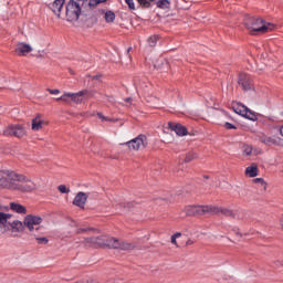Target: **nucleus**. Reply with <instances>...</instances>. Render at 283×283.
I'll return each instance as SVG.
<instances>
[{
	"label": "nucleus",
	"mask_w": 283,
	"mask_h": 283,
	"mask_svg": "<svg viewBox=\"0 0 283 283\" xmlns=\"http://www.w3.org/2000/svg\"><path fill=\"white\" fill-rule=\"evenodd\" d=\"M43 222V218L39 216L28 214L24 217L23 222L15 219L11 213L0 211V227L3 233H9L11 238H19L20 233L25 231V227L30 233H43V227L39 226Z\"/></svg>",
	"instance_id": "obj_1"
},
{
	"label": "nucleus",
	"mask_w": 283,
	"mask_h": 283,
	"mask_svg": "<svg viewBox=\"0 0 283 283\" xmlns=\"http://www.w3.org/2000/svg\"><path fill=\"white\" fill-rule=\"evenodd\" d=\"M107 0H54L51 4L52 12L57 19H63L69 23H76L81 19L83 8L88 6L91 10H94L98 3H105Z\"/></svg>",
	"instance_id": "obj_2"
},
{
	"label": "nucleus",
	"mask_w": 283,
	"mask_h": 283,
	"mask_svg": "<svg viewBox=\"0 0 283 283\" xmlns=\"http://www.w3.org/2000/svg\"><path fill=\"white\" fill-rule=\"evenodd\" d=\"M0 189L18 191L19 193H33L36 191V182L24 174L17 172V170L1 169Z\"/></svg>",
	"instance_id": "obj_3"
},
{
	"label": "nucleus",
	"mask_w": 283,
	"mask_h": 283,
	"mask_svg": "<svg viewBox=\"0 0 283 283\" xmlns=\"http://www.w3.org/2000/svg\"><path fill=\"white\" fill-rule=\"evenodd\" d=\"M249 34L251 36H260V34H269L275 30V24L269 23L260 18H248L244 22Z\"/></svg>",
	"instance_id": "obj_4"
},
{
	"label": "nucleus",
	"mask_w": 283,
	"mask_h": 283,
	"mask_svg": "<svg viewBox=\"0 0 283 283\" xmlns=\"http://www.w3.org/2000/svg\"><path fill=\"white\" fill-rule=\"evenodd\" d=\"M85 96H87L88 98H94V96H96V91L82 90L77 93L66 92L62 96L57 97L56 101H62V103H66V105H70V103H74L75 105H81V103L85 101Z\"/></svg>",
	"instance_id": "obj_5"
},
{
	"label": "nucleus",
	"mask_w": 283,
	"mask_h": 283,
	"mask_svg": "<svg viewBox=\"0 0 283 283\" xmlns=\"http://www.w3.org/2000/svg\"><path fill=\"white\" fill-rule=\"evenodd\" d=\"M130 151H144L149 146V138L145 134H139L137 137L124 144Z\"/></svg>",
	"instance_id": "obj_6"
},
{
	"label": "nucleus",
	"mask_w": 283,
	"mask_h": 283,
	"mask_svg": "<svg viewBox=\"0 0 283 283\" xmlns=\"http://www.w3.org/2000/svg\"><path fill=\"white\" fill-rule=\"evenodd\" d=\"M211 205H188L182 211L187 218H196L198 216H207L210 213Z\"/></svg>",
	"instance_id": "obj_7"
},
{
	"label": "nucleus",
	"mask_w": 283,
	"mask_h": 283,
	"mask_svg": "<svg viewBox=\"0 0 283 283\" xmlns=\"http://www.w3.org/2000/svg\"><path fill=\"white\" fill-rule=\"evenodd\" d=\"M210 213L212 216L221 214L224 216V218H230V220H238L239 218L238 212H235L233 209L214 205H210Z\"/></svg>",
	"instance_id": "obj_8"
},
{
	"label": "nucleus",
	"mask_w": 283,
	"mask_h": 283,
	"mask_svg": "<svg viewBox=\"0 0 283 283\" xmlns=\"http://www.w3.org/2000/svg\"><path fill=\"white\" fill-rule=\"evenodd\" d=\"M237 83L243 92H255V84L247 73L239 74Z\"/></svg>",
	"instance_id": "obj_9"
},
{
	"label": "nucleus",
	"mask_w": 283,
	"mask_h": 283,
	"mask_svg": "<svg viewBox=\"0 0 283 283\" xmlns=\"http://www.w3.org/2000/svg\"><path fill=\"white\" fill-rule=\"evenodd\" d=\"M232 109L235 114H239V116H243V118H248V120H258V115H255L253 111L249 109V107H247L242 103H237L232 107Z\"/></svg>",
	"instance_id": "obj_10"
},
{
	"label": "nucleus",
	"mask_w": 283,
	"mask_h": 283,
	"mask_svg": "<svg viewBox=\"0 0 283 283\" xmlns=\"http://www.w3.org/2000/svg\"><path fill=\"white\" fill-rule=\"evenodd\" d=\"M3 135L23 138V136H25V127L21 124L9 125L3 129Z\"/></svg>",
	"instance_id": "obj_11"
},
{
	"label": "nucleus",
	"mask_w": 283,
	"mask_h": 283,
	"mask_svg": "<svg viewBox=\"0 0 283 283\" xmlns=\"http://www.w3.org/2000/svg\"><path fill=\"white\" fill-rule=\"evenodd\" d=\"M105 242H107L106 235L87 237L84 239V244L94 249H105Z\"/></svg>",
	"instance_id": "obj_12"
},
{
	"label": "nucleus",
	"mask_w": 283,
	"mask_h": 283,
	"mask_svg": "<svg viewBox=\"0 0 283 283\" xmlns=\"http://www.w3.org/2000/svg\"><path fill=\"white\" fill-rule=\"evenodd\" d=\"M49 125H50V122L48 119H44L42 114H36L31 119V129L34 133L42 132L43 127H48Z\"/></svg>",
	"instance_id": "obj_13"
},
{
	"label": "nucleus",
	"mask_w": 283,
	"mask_h": 283,
	"mask_svg": "<svg viewBox=\"0 0 283 283\" xmlns=\"http://www.w3.org/2000/svg\"><path fill=\"white\" fill-rule=\"evenodd\" d=\"M34 52V48L28 42H18L14 48V54L20 57H25Z\"/></svg>",
	"instance_id": "obj_14"
},
{
	"label": "nucleus",
	"mask_w": 283,
	"mask_h": 283,
	"mask_svg": "<svg viewBox=\"0 0 283 283\" xmlns=\"http://www.w3.org/2000/svg\"><path fill=\"white\" fill-rule=\"evenodd\" d=\"M88 198V192L80 191L75 195L72 203L74 205V207H78V209L85 210V206L87 205Z\"/></svg>",
	"instance_id": "obj_15"
},
{
	"label": "nucleus",
	"mask_w": 283,
	"mask_h": 283,
	"mask_svg": "<svg viewBox=\"0 0 283 283\" xmlns=\"http://www.w3.org/2000/svg\"><path fill=\"white\" fill-rule=\"evenodd\" d=\"M168 128L170 132H174L178 136H187V134H189L187 127L182 126V124L168 123Z\"/></svg>",
	"instance_id": "obj_16"
},
{
	"label": "nucleus",
	"mask_w": 283,
	"mask_h": 283,
	"mask_svg": "<svg viewBox=\"0 0 283 283\" xmlns=\"http://www.w3.org/2000/svg\"><path fill=\"white\" fill-rule=\"evenodd\" d=\"M134 249H136V243L119 239L117 243V251H134Z\"/></svg>",
	"instance_id": "obj_17"
},
{
	"label": "nucleus",
	"mask_w": 283,
	"mask_h": 283,
	"mask_svg": "<svg viewBox=\"0 0 283 283\" xmlns=\"http://www.w3.org/2000/svg\"><path fill=\"white\" fill-rule=\"evenodd\" d=\"M260 140L264 144V145H279L280 147H282V140L280 139V137H266V136H262L260 138Z\"/></svg>",
	"instance_id": "obj_18"
},
{
	"label": "nucleus",
	"mask_w": 283,
	"mask_h": 283,
	"mask_svg": "<svg viewBox=\"0 0 283 283\" xmlns=\"http://www.w3.org/2000/svg\"><path fill=\"white\" fill-rule=\"evenodd\" d=\"M259 171L260 170L258 168V164H251L245 168V176H248L249 178H255Z\"/></svg>",
	"instance_id": "obj_19"
},
{
	"label": "nucleus",
	"mask_w": 283,
	"mask_h": 283,
	"mask_svg": "<svg viewBox=\"0 0 283 283\" xmlns=\"http://www.w3.org/2000/svg\"><path fill=\"white\" fill-rule=\"evenodd\" d=\"M10 209L12 211H15V213H21L22 216H25L28 213V208L21 203L12 202L10 203Z\"/></svg>",
	"instance_id": "obj_20"
},
{
	"label": "nucleus",
	"mask_w": 283,
	"mask_h": 283,
	"mask_svg": "<svg viewBox=\"0 0 283 283\" xmlns=\"http://www.w3.org/2000/svg\"><path fill=\"white\" fill-rule=\"evenodd\" d=\"M120 239L118 238H114V237H106V241H105V247L107 249H114L117 250L118 249V242Z\"/></svg>",
	"instance_id": "obj_21"
},
{
	"label": "nucleus",
	"mask_w": 283,
	"mask_h": 283,
	"mask_svg": "<svg viewBox=\"0 0 283 283\" xmlns=\"http://www.w3.org/2000/svg\"><path fill=\"white\" fill-rule=\"evenodd\" d=\"M104 21L108 23V25H112V23L116 21V13H114V11L104 12Z\"/></svg>",
	"instance_id": "obj_22"
},
{
	"label": "nucleus",
	"mask_w": 283,
	"mask_h": 283,
	"mask_svg": "<svg viewBox=\"0 0 283 283\" xmlns=\"http://www.w3.org/2000/svg\"><path fill=\"white\" fill-rule=\"evenodd\" d=\"M252 185H255L259 189H262L263 191H266V181H264V178H254L252 180Z\"/></svg>",
	"instance_id": "obj_23"
},
{
	"label": "nucleus",
	"mask_w": 283,
	"mask_h": 283,
	"mask_svg": "<svg viewBox=\"0 0 283 283\" xmlns=\"http://www.w3.org/2000/svg\"><path fill=\"white\" fill-rule=\"evenodd\" d=\"M156 6L160 10H169V7L171 6V2L169 0H158L156 2Z\"/></svg>",
	"instance_id": "obj_24"
},
{
	"label": "nucleus",
	"mask_w": 283,
	"mask_h": 283,
	"mask_svg": "<svg viewBox=\"0 0 283 283\" xmlns=\"http://www.w3.org/2000/svg\"><path fill=\"white\" fill-rule=\"evenodd\" d=\"M97 117L99 118V120H102V123H116V120H118V119L109 118L103 115V113H97Z\"/></svg>",
	"instance_id": "obj_25"
},
{
	"label": "nucleus",
	"mask_w": 283,
	"mask_h": 283,
	"mask_svg": "<svg viewBox=\"0 0 283 283\" xmlns=\"http://www.w3.org/2000/svg\"><path fill=\"white\" fill-rule=\"evenodd\" d=\"M96 229L94 228H78L76 230L77 235H83V233H94Z\"/></svg>",
	"instance_id": "obj_26"
},
{
	"label": "nucleus",
	"mask_w": 283,
	"mask_h": 283,
	"mask_svg": "<svg viewBox=\"0 0 283 283\" xmlns=\"http://www.w3.org/2000/svg\"><path fill=\"white\" fill-rule=\"evenodd\" d=\"M178 238H182V233H181V232H175V233L170 237V242H171V244H174L175 247H178Z\"/></svg>",
	"instance_id": "obj_27"
},
{
	"label": "nucleus",
	"mask_w": 283,
	"mask_h": 283,
	"mask_svg": "<svg viewBox=\"0 0 283 283\" xmlns=\"http://www.w3.org/2000/svg\"><path fill=\"white\" fill-rule=\"evenodd\" d=\"M147 43L150 48H156V43H158V35H150Z\"/></svg>",
	"instance_id": "obj_28"
},
{
	"label": "nucleus",
	"mask_w": 283,
	"mask_h": 283,
	"mask_svg": "<svg viewBox=\"0 0 283 283\" xmlns=\"http://www.w3.org/2000/svg\"><path fill=\"white\" fill-rule=\"evenodd\" d=\"M196 158H198V154L196 153H190L186 156V158L184 159L185 163H191V160H196Z\"/></svg>",
	"instance_id": "obj_29"
},
{
	"label": "nucleus",
	"mask_w": 283,
	"mask_h": 283,
	"mask_svg": "<svg viewBox=\"0 0 283 283\" xmlns=\"http://www.w3.org/2000/svg\"><path fill=\"white\" fill-rule=\"evenodd\" d=\"M154 0H137V2L139 3V6H142V8H149V6H151Z\"/></svg>",
	"instance_id": "obj_30"
},
{
	"label": "nucleus",
	"mask_w": 283,
	"mask_h": 283,
	"mask_svg": "<svg viewBox=\"0 0 283 283\" xmlns=\"http://www.w3.org/2000/svg\"><path fill=\"white\" fill-rule=\"evenodd\" d=\"M243 154H244V156H251V154H253V147H251L250 145H244Z\"/></svg>",
	"instance_id": "obj_31"
},
{
	"label": "nucleus",
	"mask_w": 283,
	"mask_h": 283,
	"mask_svg": "<svg viewBox=\"0 0 283 283\" xmlns=\"http://www.w3.org/2000/svg\"><path fill=\"white\" fill-rule=\"evenodd\" d=\"M124 209L127 211H132V209H136V201H128L124 205Z\"/></svg>",
	"instance_id": "obj_32"
},
{
	"label": "nucleus",
	"mask_w": 283,
	"mask_h": 283,
	"mask_svg": "<svg viewBox=\"0 0 283 283\" xmlns=\"http://www.w3.org/2000/svg\"><path fill=\"white\" fill-rule=\"evenodd\" d=\"M75 283H98V281H96L93 277H86V279H82V280L75 281Z\"/></svg>",
	"instance_id": "obj_33"
},
{
	"label": "nucleus",
	"mask_w": 283,
	"mask_h": 283,
	"mask_svg": "<svg viewBox=\"0 0 283 283\" xmlns=\"http://www.w3.org/2000/svg\"><path fill=\"white\" fill-rule=\"evenodd\" d=\"M57 190L60 191V193H70V188H67V186L65 185H60L57 186Z\"/></svg>",
	"instance_id": "obj_34"
},
{
	"label": "nucleus",
	"mask_w": 283,
	"mask_h": 283,
	"mask_svg": "<svg viewBox=\"0 0 283 283\" xmlns=\"http://www.w3.org/2000/svg\"><path fill=\"white\" fill-rule=\"evenodd\" d=\"M35 240L38 244H48V242H50V240H48V238L45 237H41V238L36 237Z\"/></svg>",
	"instance_id": "obj_35"
},
{
	"label": "nucleus",
	"mask_w": 283,
	"mask_h": 283,
	"mask_svg": "<svg viewBox=\"0 0 283 283\" xmlns=\"http://www.w3.org/2000/svg\"><path fill=\"white\" fill-rule=\"evenodd\" d=\"M48 92H49V94H52L53 96H59V94H61V90H59V88H54V90L48 88Z\"/></svg>",
	"instance_id": "obj_36"
},
{
	"label": "nucleus",
	"mask_w": 283,
	"mask_h": 283,
	"mask_svg": "<svg viewBox=\"0 0 283 283\" xmlns=\"http://www.w3.org/2000/svg\"><path fill=\"white\" fill-rule=\"evenodd\" d=\"M223 127H224L226 129H238V127H235V125H233V124H231V123H229V122H226L224 125H223Z\"/></svg>",
	"instance_id": "obj_37"
},
{
	"label": "nucleus",
	"mask_w": 283,
	"mask_h": 283,
	"mask_svg": "<svg viewBox=\"0 0 283 283\" xmlns=\"http://www.w3.org/2000/svg\"><path fill=\"white\" fill-rule=\"evenodd\" d=\"M126 3L129 10H136V4H134V0H126Z\"/></svg>",
	"instance_id": "obj_38"
},
{
	"label": "nucleus",
	"mask_w": 283,
	"mask_h": 283,
	"mask_svg": "<svg viewBox=\"0 0 283 283\" xmlns=\"http://www.w3.org/2000/svg\"><path fill=\"white\" fill-rule=\"evenodd\" d=\"M164 140L166 142V143H171L172 140H174V135H166L165 137H164Z\"/></svg>",
	"instance_id": "obj_39"
},
{
	"label": "nucleus",
	"mask_w": 283,
	"mask_h": 283,
	"mask_svg": "<svg viewBox=\"0 0 283 283\" xmlns=\"http://www.w3.org/2000/svg\"><path fill=\"white\" fill-rule=\"evenodd\" d=\"M191 244H195V241L191 240V239H188V240L186 241V247H191Z\"/></svg>",
	"instance_id": "obj_40"
},
{
	"label": "nucleus",
	"mask_w": 283,
	"mask_h": 283,
	"mask_svg": "<svg viewBox=\"0 0 283 283\" xmlns=\"http://www.w3.org/2000/svg\"><path fill=\"white\" fill-rule=\"evenodd\" d=\"M280 227H281V229H283V213L280 217Z\"/></svg>",
	"instance_id": "obj_41"
},
{
	"label": "nucleus",
	"mask_w": 283,
	"mask_h": 283,
	"mask_svg": "<svg viewBox=\"0 0 283 283\" xmlns=\"http://www.w3.org/2000/svg\"><path fill=\"white\" fill-rule=\"evenodd\" d=\"M125 103H132V97L125 98Z\"/></svg>",
	"instance_id": "obj_42"
},
{
	"label": "nucleus",
	"mask_w": 283,
	"mask_h": 283,
	"mask_svg": "<svg viewBox=\"0 0 283 283\" xmlns=\"http://www.w3.org/2000/svg\"><path fill=\"white\" fill-rule=\"evenodd\" d=\"M220 111L223 112V114H226V115L228 114L224 109H220Z\"/></svg>",
	"instance_id": "obj_43"
}]
</instances>
